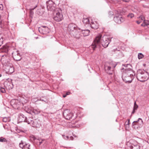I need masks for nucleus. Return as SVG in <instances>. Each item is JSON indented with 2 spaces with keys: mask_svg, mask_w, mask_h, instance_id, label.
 <instances>
[{
  "mask_svg": "<svg viewBox=\"0 0 149 149\" xmlns=\"http://www.w3.org/2000/svg\"><path fill=\"white\" fill-rule=\"evenodd\" d=\"M135 73L131 70H126L123 73L122 78L126 83H131L134 78Z\"/></svg>",
  "mask_w": 149,
  "mask_h": 149,
  "instance_id": "obj_1",
  "label": "nucleus"
},
{
  "mask_svg": "<svg viewBox=\"0 0 149 149\" xmlns=\"http://www.w3.org/2000/svg\"><path fill=\"white\" fill-rule=\"evenodd\" d=\"M136 77L138 80L144 82L148 79L149 76L147 72L139 70L138 72Z\"/></svg>",
  "mask_w": 149,
  "mask_h": 149,
  "instance_id": "obj_2",
  "label": "nucleus"
},
{
  "mask_svg": "<svg viewBox=\"0 0 149 149\" xmlns=\"http://www.w3.org/2000/svg\"><path fill=\"white\" fill-rule=\"evenodd\" d=\"M102 37L101 34H99L97 36L94 40V42L92 44V48L94 49L95 47L97 46H100V40Z\"/></svg>",
  "mask_w": 149,
  "mask_h": 149,
  "instance_id": "obj_3",
  "label": "nucleus"
},
{
  "mask_svg": "<svg viewBox=\"0 0 149 149\" xmlns=\"http://www.w3.org/2000/svg\"><path fill=\"white\" fill-rule=\"evenodd\" d=\"M143 124V122L141 118H139L138 120L134 121L132 123V127L135 129H137L141 127Z\"/></svg>",
  "mask_w": 149,
  "mask_h": 149,
  "instance_id": "obj_4",
  "label": "nucleus"
},
{
  "mask_svg": "<svg viewBox=\"0 0 149 149\" xmlns=\"http://www.w3.org/2000/svg\"><path fill=\"white\" fill-rule=\"evenodd\" d=\"M63 116L65 119L69 120L72 118L73 114L70 110L66 109L63 112Z\"/></svg>",
  "mask_w": 149,
  "mask_h": 149,
  "instance_id": "obj_5",
  "label": "nucleus"
},
{
  "mask_svg": "<svg viewBox=\"0 0 149 149\" xmlns=\"http://www.w3.org/2000/svg\"><path fill=\"white\" fill-rule=\"evenodd\" d=\"M101 43L104 47H107L109 43V40L106 36H104L102 38Z\"/></svg>",
  "mask_w": 149,
  "mask_h": 149,
  "instance_id": "obj_6",
  "label": "nucleus"
},
{
  "mask_svg": "<svg viewBox=\"0 0 149 149\" xmlns=\"http://www.w3.org/2000/svg\"><path fill=\"white\" fill-rule=\"evenodd\" d=\"M38 30L40 32L43 34H47L50 31L49 29L47 27L44 26H42L39 28Z\"/></svg>",
  "mask_w": 149,
  "mask_h": 149,
  "instance_id": "obj_7",
  "label": "nucleus"
},
{
  "mask_svg": "<svg viewBox=\"0 0 149 149\" xmlns=\"http://www.w3.org/2000/svg\"><path fill=\"white\" fill-rule=\"evenodd\" d=\"M54 20L57 22L61 21L63 19V15L61 13L59 12H57L56 15H54Z\"/></svg>",
  "mask_w": 149,
  "mask_h": 149,
  "instance_id": "obj_8",
  "label": "nucleus"
},
{
  "mask_svg": "<svg viewBox=\"0 0 149 149\" xmlns=\"http://www.w3.org/2000/svg\"><path fill=\"white\" fill-rule=\"evenodd\" d=\"M114 20L116 23L120 24L124 21V19L121 15H116L114 18Z\"/></svg>",
  "mask_w": 149,
  "mask_h": 149,
  "instance_id": "obj_9",
  "label": "nucleus"
},
{
  "mask_svg": "<svg viewBox=\"0 0 149 149\" xmlns=\"http://www.w3.org/2000/svg\"><path fill=\"white\" fill-rule=\"evenodd\" d=\"M14 59L17 61H19L21 59V57L19 52L17 51L13 52L12 53Z\"/></svg>",
  "mask_w": 149,
  "mask_h": 149,
  "instance_id": "obj_10",
  "label": "nucleus"
},
{
  "mask_svg": "<svg viewBox=\"0 0 149 149\" xmlns=\"http://www.w3.org/2000/svg\"><path fill=\"white\" fill-rule=\"evenodd\" d=\"M90 24L91 27L93 29H96L98 28L99 25L97 22L94 20H91Z\"/></svg>",
  "mask_w": 149,
  "mask_h": 149,
  "instance_id": "obj_11",
  "label": "nucleus"
},
{
  "mask_svg": "<svg viewBox=\"0 0 149 149\" xmlns=\"http://www.w3.org/2000/svg\"><path fill=\"white\" fill-rule=\"evenodd\" d=\"M6 71L8 74L13 73L14 71V68L12 65L6 66Z\"/></svg>",
  "mask_w": 149,
  "mask_h": 149,
  "instance_id": "obj_12",
  "label": "nucleus"
},
{
  "mask_svg": "<svg viewBox=\"0 0 149 149\" xmlns=\"http://www.w3.org/2000/svg\"><path fill=\"white\" fill-rule=\"evenodd\" d=\"M10 103L14 107L18 108L19 107L18 105L20 103L19 100H11Z\"/></svg>",
  "mask_w": 149,
  "mask_h": 149,
  "instance_id": "obj_13",
  "label": "nucleus"
},
{
  "mask_svg": "<svg viewBox=\"0 0 149 149\" xmlns=\"http://www.w3.org/2000/svg\"><path fill=\"white\" fill-rule=\"evenodd\" d=\"M19 147L23 149H29V145L23 142L22 141L19 144Z\"/></svg>",
  "mask_w": 149,
  "mask_h": 149,
  "instance_id": "obj_14",
  "label": "nucleus"
},
{
  "mask_svg": "<svg viewBox=\"0 0 149 149\" xmlns=\"http://www.w3.org/2000/svg\"><path fill=\"white\" fill-rule=\"evenodd\" d=\"M46 5L48 9L52 8L53 9V7L54 6V4L52 1H49L46 2Z\"/></svg>",
  "mask_w": 149,
  "mask_h": 149,
  "instance_id": "obj_15",
  "label": "nucleus"
},
{
  "mask_svg": "<svg viewBox=\"0 0 149 149\" xmlns=\"http://www.w3.org/2000/svg\"><path fill=\"white\" fill-rule=\"evenodd\" d=\"M33 108L30 106H26L24 107V110L25 111L29 113L32 114Z\"/></svg>",
  "mask_w": 149,
  "mask_h": 149,
  "instance_id": "obj_16",
  "label": "nucleus"
},
{
  "mask_svg": "<svg viewBox=\"0 0 149 149\" xmlns=\"http://www.w3.org/2000/svg\"><path fill=\"white\" fill-rule=\"evenodd\" d=\"M26 118L24 115L22 114H19L18 118V121L19 122H25L26 120Z\"/></svg>",
  "mask_w": 149,
  "mask_h": 149,
  "instance_id": "obj_17",
  "label": "nucleus"
},
{
  "mask_svg": "<svg viewBox=\"0 0 149 149\" xmlns=\"http://www.w3.org/2000/svg\"><path fill=\"white\" fill-rule=\"evenodd\" d=\"M75 28L74 25L72 24H71L69 25L68 28V31L70 32H71L73 31Z\"/></svg>",
  "mask_w": 149,
  "mask_h": 149,
  "instance_id": "obj_18",
  "label": "nucleus"
},
{
  "mask_svg": "<svg viewBox=\"0 0 149 149\" xmlns=\"http://www.w3.org/2000/svg\"><path fill=\"white\" fill-rule=\"evenodd\" d=\"M130 148L131 149H140L139 145L137 143L132 144Z\"/></svg>",
  "mask_w": 149,
  "mask_h": 149,
  "instance_id": "obj_19",
  "label": "nucleus"
},
{
  "mask_svg": "<svg viewBox=\"0 0 149 149\" xmlns=\"http://www.w3.org/2000/svg\"><path fill=\"white\" fill-rule=\"evenodd\" d=\"M138 108V106L136 104V102L134 103V107L132 113V114H133L135 112V111L137 110Z\"/></svg>",
  "mask_w": 149,
  "mask_h": 149,
  "instance_id": "obj_20",
  "label": "nucleus"
},
{
  "mask_svg": "<svg viewBox=\"0 0 149 149\" xmlns=\"http://www.w3.org/2000/svg\"><path fill=\"white\" fill-rule=\"evenodd\" d=\"M37 122L36 120H32L31 123V125L33 127H35L37 126Z\"/></svg>",
  "mask_w": 149,
  "mask_h": 149,
  "instance_id": "obj_21",
  "label": "nucleus"
},
{
  "mask_svg": "<svg viewBox=\"0 0 149 149\" xmlns=\"http://www.w3.org/2000/svg\"><path fill=\"white\" fill-rule=\"evenodd\" d=\"M83 22L84 24H88L89 23H90L89 19L88 18H84Z\"/></svg>",
  "mask_w": 149,
  "mask_h": 149,
  "instance_id": "obj_22",
  "label": "nucleus"
},
{
  "mask_svg": "<svg viewBox=\"0 0 149 149\" xmlns=\"http://www.w3.org/2000/svg\"><path fill=\"white\" fill-rule=\"evenodd\" d=\"M6 87L8 89H12L13 88V85L9 82H8L7 83Z\"/></svg>",
  "mask_w": 149,
  "mask_h": 149,
  "instance_id": "obj_23",
  "label": "nucleus"
},
{
  "mask_svg": "<svg viewBox=\"0 0 149 149\" xmlns=\"http://www.w3.org/2000/svg\"><path fill=\"white\" fill-rule=\"evenodd\" d=\"M32 118H26L25 122H26L28 124L31 125V123L32 121Z\"/></svg>",
  "mask_w": 149,
  "mask_h": 149,
  "instance_id": "obj_24",
  "label": "nucleus"
},
{
  "mask_svg": "<svg viewBox=\"0 0 149 149\" xmlns=\"http://www.w3.org/2000/svg\"><path fill=\"white\" fill-rule=\"evenodd\" d=\"M39 113H40V111H38L36 109H33H33L32 114L33 113L37 114H38Z\"/></svg>",
  "mask_w": 149,
  "mask_h": 149,
  "instance_id": "obj_25",
  "label": "nucleus"
},
{
  "mask_svg": "<svg viewBox=\"0 0 149 149\" xmlns=\"http://www.w3.org/2000/svg\"><path fill=\"white\" fill-rule=\"evenodd\" d=\"M10 120V119L8 117H4L3 118V121L5 122H6Z\"/></svg>",
  "mask_w": 149,
  "mask_h": 149,
  "instance_id": "obj_26",
  "label": "nucleus"
},
{
  "mask_svg": "<svg viewBox=\"0 0 149 149\" xmlns=\"http://www.w3.org/2000/svg\"><path fill=\"white\" fill-rule=\"evenodd\" d=\"M144 24H142V26H145L146 25H149V21L147 20H144Z\"/></svg>",
  "mask_w": 149,
  "mask_h": 149,
  "instance_id": "obj_27",
  "label": "nucleus"
},
{
  "mask_svg": "<svg viewBox=\"0 0 149 149\" xmlns=\"http://www.w3.org/2000/svg\"><path fill=\"white\" fill-rule=\"evenodd\" d=\"M104 68L106 70H108V72L109 70H111V67L110 66H108L105 65L104 67Z\"/></svg>",
  "mask_w": 149,
  "mask_h": 149,
  "instance_id": "obj_28",
  "label": "nucleus"
},
{
  "mask_svg": "<svg viewBox=\"0 0 149 149\" xmlns=\"http://www.w3.org/2000/svg\"><path fill=\"white\" fill-rule=\"evenodd\" d=\"M7 141L6 139L3 137H1L0 138V141L1 142H5Z\"/></svg>",
  "mask_w": 149,
  "mask_h": 149,
  "instance_id": "obj_29",
  "label": "nucleus"
},
{
  "mask_svg": "<svg viewBox=\"0 0 149 149\" xmlns=\"http://www.w3.org/2000/svg\"><path fill=\"white\" fill-rule=\"evenodd\" d=\"M143 55L141 53H139L138 55V57L139 59H141L143 57Z\"/></svg>",
  "mask_w": 149,
  "mask_h": 149,
  "instance_id": "obj_30",
  "label": "nucleus"
},
{
  "mask_svg": "<svg viewBox=\"0 0 149 149\" xmlns=\"http://www.w3.org/2000/svg\"><path fill=\"white\" fill-rule=\"evenodd\" d=\"M134 16V15L133 13H130L128 15L127 17H128L131 18L133 17Z\"/></svg>",
  "mask_w": 149,
  "mask_h": 149,
  "instance_id": "obj_31",
  "label": "nucleus"
},
{
  "mask_svg": "<svg viewBox=\"0 0 149 149\" xmlns=\"http://www.w3.org/2000/svg\"><path fill=\"white\" fill-rule=\"evenodd\" d=\"M139 18L142 21H143L144 22V21L145 20H144V17L143 16L141 15L139 17Z\"/></svg>",
  "mask_w": 149,
  "mask_h": 149,
  "instance_id": "obj_32",
  "label": "nucleus"
},
{
  "mask_svg": "<svg viewBox=\"0 0 149 149\" xmlns=\"http://www.w3.org/2000/svg\"><path fill=\"white\" fill-rule=\"evenodd\" d=\"M0 91L2 93H4L5 92V90L4 88L1 87L0 88Z\"/></svg>",
  "mask_w": 149,
  "mask_h": 149,
  "instance_id": "obj_33",
  "label": "nucleus"
},
{
  "mask_svg": "<svg viewBox=\"0 0 149 149\" xmlns=\"http://www.w3.org/2000/svg\"><path fill=\"white\" fill-rule=\"evenodd\" d=\"M84 32H85L86 33V34L85 35V36H88L89 35V30H85L84 31Z\"/></svg>",
  "mask_w": 149,
  "mask_h": 149,
  "instance_id": "obj_34",
  "label": "nucleus"
},
{
  "mask_svg": "<svg viewBox=\"0 0 149 149\" xmlns=\"http://www.w3.org/2000/svg\"><path fill=\"white\" fill-rule=\"evenodd\" d=\"M129 127V124H125V128L126 130H128Z\"/></svg>",
  "mask_w": 149,
  "mask_h": 149,
  "instance_id": "obj_35",
  "label": "nucleus"
},
{
  "mask_svg": "<svg viewBox=\"0 0 149 149\" xmlns=\"http://www.w3.org/2000/svg\"><path fill=\"white\" fill-rule=\"evenodd\" d=\"M64 138L65 140L69 139V137L68 136H65V135H63Z\"/></svg>",
  "mask_w": 149,
  "mask_h": 149,
  "instance_id": "obj_36",
  "label": "nucleus"
},
{
  "mask_svg": "<svg viewBox=\"0 0 149 149\" xmlns=\"http://www.w3.org/2000/svg\"><path fill=\"white\" fill-rule=\"evenodd\" d=\"M3 9V5L2 4H0V10H2Z\"/></svg>",
  "mask_w": 149,
  "mask_h": 149,
  "instance_id": "obj_37",
  "label": "nucleus"
},
{
  "mask_svg": "<svg viewBox=\"0 0 149 149\" xmlns=\"http://www.w3.org/2000/svg\"><path fill=\"white\" fill-rule=\"evenodd\" d=\"M69 140H73V138L72 136H71L70 137H69Z\"/></svg>",
  "mask_w": 149,
  "mask_h": 149,
  "instance_id": "obj_38",
  "label": "nucleus"
},
{
  "mask_svg": "<svg viewBox=\"0 0 149 149\" xmlns=\"http://www.w3.org/2000/svg\"><path fill=\"white\" fill-rule=\"evenodd\" d=\"M129 122H130V120H128V121L127 122H126L125 123V124H129Z\"/></svg>",
  "mask_w": 149,
  "mask_h": 149,
  "instance_id": "obj_39",
  "label": "nucleus"
},
{
  "mask_svg": "<svg viewBox=\"0 0 149 149\" xmlns=\"http://www.w3.org/2000/svg\"><path fill=\"white\" fill-rule=\"evenodd\" d=\"M136 22L138 24H139L141 22L139 21H136Z\"/></svg>",
  "mask_w": 149,
  "mask_h": 149,
  "instance_id": "obj_40",
  "label": "nucleus"
},
{
  "mask_svg": "<svg viewBox=\"0 0 149 149\" xmlns=\"http://www.w3.org/2000/svg\"><path fill=\"white\" fill-rule=\"evenodd\" d=\"M1 15H0V25L1 24H2V22L1 21Z\"/></svg>",
  "mask_w": 149,
  "mask_h": 149,
  "instance_id": "obj_41",
  "label": "nucleus"
},
{
  "mask_svg": "<svg viewBox=\"0 0 149 149\" xmlns=\"http://www.w3.org/2000/svg\"><path fill=\"white\" fill-rule=\"evenodd\" d=\"M70 94V92H67V93H66V95H68Z\"/></svg>",
  "mask_w": 149,
  "mask_h": 149,
  "instance_id": "obj_42",
  "label": "nucleus"
},
{
  "mask_svg": "<svg viewBox=\"0 0 149 149\" xmlns=\"http://www.w3.org/2000/svg\"><path fill=\"white\" fill-rule=\"evenodd\" d=\"M67 96V95H66V94L65 95H63V97H65Z\"/></svg>",
  "mask_w": 149,
  "mask_h": 149,
  "instance_id": "obj_43",
  "label": "nucleus"
},
{
  "mask_svg": "<svg viewBox=\"0 0 149 149\" xmlns=\"http://www.w3.org/2000/svg\"><path fill=\"white\" fill-rule=\"evenodd\" d=\"M3 56L2 57V58H1V61H3Z\"/></svg>",
  "mask_w": 149,
  "mask_h": 149,
  "instance_id": "obj_44",
  "label": "nucleus"
},
{
  "mask_svg": "<svg viewBox=\"0 0 149 149\" xmlns=\"http://www.w3.org/2000/svg\"><path fill=\"white\" fill-rule=\"evenodd\" d=\"M42 143V141H40L39 142V144H40V145Z\"/></svg>",
  "mask_w": 149,
  "mask_h": 149,
  "instance_id": "obj_45",
  "label": "nucleus"
},
{
  "mask_svg": "<svg viewBox=\"0 0 149 149\" xmlns=\"http://www.w3.org/2000/svg\"><path fill=\"white\" fill-rule=\"evenodd\" d=\"M36 7H34V8H32L31 9V10H34V9H35V8Z\"/></svg>",
  "mask_w": 149,
  "mask_h": 149,
  "instance_id": "obj_46",
  "label": "nucleus"
},
{
  "mask_svg": "<svg viewBox=\"0 0 149 149\" xmlns=\"http://www.w3.org/2000/svg\"><path fill=\"white\" fill-rule=\"evenodd\" d=\"M109 74H112V73L109 72Z\"/></svg>",
  "mask_w": 149,
  "mask_h": 149,
  "instance_id": "obj_47",
  "label": "nucleus"
},
{
  "mask_svg": "<svg viewBox=\"0 0 149 149\" xmlns=\"http://www.w3.org/2000/svg\"><path fill=\"white\" fill-rule=\"evenodd\" d=\"M1 75L0 74V77H1Z\"/></svg>",
  "mask_w": 149,
  "mask_h": 149,
  "instance_id": "obj_48",
  "label": "nucleus"
},
{
  "mask_svg": "<svg viewBox=\"0 0 149 149\" xmlns=\"http://www.w3.org/2000/svg\"><path fill=\"white\" fill-rule=\"evenodd\" d=\"M115 66H116V65L114 66V67H113V68H114L115 67Z\"/></svg>",
  "mask_w": 149,
  "mask_h": 149,
  "instance_id": "obj_49",
  "label": "nucleus"
}]
</instances>
